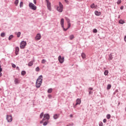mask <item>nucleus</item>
Wrapping results in <instances>:
<instances>
[{"instance_id":"obj_1","label":"nucleus","mask_w":126,"mask_h":126,"mask_svg":"<svg viewBox=\"0 0 126 126\" xmlns=\"http://www.w3.org/2000/svg\"><path fill=\"white\" fill-rule=\"evenodd\" d=\"M42 81H43V76L40 75L38 77L36 82V87L37 88H39V87L42 85Z\"/></svg>"},{"instance_id":"obj_2","label":"nucleus","mask_w":126,"mask_h":126,"mask_svg":"<svg viewBox=\"0 0 126 126\" xmlns=\"http://www.w3.org/2000/svg\"><path fill=\"white\" fill-rule=\"evenodd\" d=\"M63 4H62V2H59V6L57 7V10L59 12H63Z\"/></svg>"},{"instance_id":"obj_3","label":"nucleus","mask_w":126,"mask_h":126,"mask_svg":"<svg viewBox=\"0 0 126 126\" xmlns=\"http://www.w3.org/2000/svg\"><path fill=\"white\" fill-rule=\"evenodd\" d=\"M29 5L30 8H31V9H32V10H36V9H37V7L36 6V5H35L32 3H30Z\"/></svg>"},{"instance_id":"obj_4","label":"nucleus","mask_w":126,"mask_h":126,"mask_svg":"<svg viewBox=\"0 0 126 126\" xmlns=\"http://www.w3.org/2000/svg\"><path fill=\"white\" fill-rule=\"evenodd\" d=\"M64 23V20L63 19V18L61 19V26L63 29V31H66L67 30V29H64V27L63 26Z\"/></svg>"},{"instance_id":"obj_5","label":"nucleus","mask_w":126,"mask_h":126,"mask_svg":"<svg viewBox=\"0 0 126 126\" xmlns=\"http://www.w3.org/2000/svg\"><path fill=\"white\" fill-rule=\"evenodd\" d=\"M27 45L26 42L23 41L21 42L20 45V49H24L25 48V46Z\"/></svg>"},{"instance_id":"obj_6","label":"nucleus","mask_w":126,"mask_h":126,"mask_svg":"<svg viewBox=\"0 0 126 126\" xmlns=\"http://www.w3.org/2000/svg\"><path fill=\"white\" fill-rule=\"evenodd\" d=\"M58 60L60 63H63V62H64V57H62V56L60 55L58 57Z\"/></svg>"},{"instance_id":"obj_7","label":"nucleus","mask_w":126,"mask_h":126,"mask_svg":"<svg viewBox=\"0 0 126 126\" xmlns=\"http://www.w3.org/2000/svg\"><path fill=\"white\" fill-rule=\"evenodd\" d=\"M65 19L66 20L67 23H68V27L67 29H68L70 28V27L71 26V24H70V20L68 19L67 17H65Z\"/></svg>"},{"instance_id":"obj_8","label":"nucleus","mask_w":126,"mask_h":126,"mask_svg":"<svg viewBox=\"0 0 126 126\" xmlns=\"http://www.w3.org/2000/svg\"><path fill=\"white\" fill-rule=\"evenodd\" d=\"M6 120L8 123H11L12 122V116L7 115Z\"/></svg>"},{"instance_id":"obj_9","label":"nucleus","mask_w":126,"mask_h":126,"mask_svg":"<svg viewBox=\"0 0 126 126\" xmlns=\"http://www.w3.org/2000/svg\"><path fill=\"white\" fill-rule=\"evenodd\" d=\"M41 38V34L40 33H37L35 37V40H40Z\"/></svg>"},{"instance_id":"obj_10","label":"nucleus","mask_w":126,"mask_h":126,"mask_svg":"<svg viewBox=\"0 0 126 126\" xmlns=\"http://www.w3.org/2000/svg\"><path fill=\"white\" fill-rule=\"evenodd\" d=\"M81 103V99L78 98L76 100V103L75 104V106H77V105H80Z\"/></svg>"},{"instance_id":"obj_11","label":"nucleus","mask_w":126,"mask_h":126,"mask_svg":"<svg viewBox=\"0 0 126 126\" xmlns=\"http://www.w3.org/2000/svg\"><path fill=\"white\" fill-rule=\"evenodd\" d=\"M19 52V47H16L15 48V54L16 56H17L18 55V52Z\"/></svg>"},{"instance_id":"obj_12","label":"nucleus","mask_w":126,"mask_h":126,"mask_svg":"<svg viewBox=\"0 0 126 126\" xmlns=\"http://www.w3.org/2000/svg\"><path fill=\"white\" fill-rule=\"evenodd\" d=\"M44 118L46 119V120H49L50 119V115L49 114H44Z\"/></svg>"},{"instance_id":"obj_13","label":"nucleus","mask_w":126,"mask_h":126,"mask_svg":"<svg viewBox=\"0 0 126 126\" xmlns=\"http://www.w3.org/2000/svg\"><path fill=\"white\" fill-rule=\"evenodd\" d=\"M94 14H95V15H96L97 16H100V15H101V12H98V11H95L94 12Z\"/></svg>"},{"instance_id":"obj_14","label":"nucleus","mask_w":126,"mask_h":126,"mask_svg":"<svg viewBox=\"0 0 126 126\" xmlns=\"http://www.w3.org/2000/svg\"><path fill=\"white\" fill-rule=\"evenodd\" d=\"M47 4V7L49 10H51V2H48Z\"/></svg>"},{"instance_id":"obj_15","label":"nucleus","mask_w":126,"mask_h":126,"mask_svg":"<svg viewBox=\"0 0 126 126\" xmlns=\"http://www.w3.org/2000/svg\"><path fill=\"white\" fill-rule=\"evenodd\" d=\"M14 82L15 84H18L20 82L19 81V80H18V79L15 78L14 80Z\"/></svg>"},{"instance_id":"obj_16","label":"nucleus","mask_w":126,"mask_h":126,"mask_svg":"<svg viewBox=\"0 0 126 126\" xmlns=\"http://www.w3.org/2000/svg\"><path fill=\"white\" fill-rule=\"evenodd\" d=\"M1 71H2V68H1V65L0 64V77L2 76V73H1Z\"/></svg>"},{"instance_id":"obj_17","label":"nucleus","mask_w":126,"mask_h":126,"mask_svg":"<svg viewBox=\"0 0 126 126\" xmlns=\"http://www.w3.org/2000/svg\"><path fill=\"white\" fill-rule=\"evenodd\" d=\"M34 63V62L33 61H31L29 63H28V65L29 66H32V65H33V63Z\"/></svg>"},{"instance_id":"obj_18","label":"nucleus","mask_w":126,"mask_h":126,"mask_svg":"<svg viewBox=\"0 0 126 126\" xmlns=\"http://www.w3.org/2000/svg\"><path fill=\"white\" fill-rule=\"evenodd\" d=\"M59 116H60V115H59V114H55L54 117H53V118L55 120H57V119H58V118H59Z\"/></svg>"},{"instance_id":"obj_19","label":"nucleus","mask_w":126,"mask_h":126,"mask_svg":"<svg viewBox=\"0 0 126 126\" xmlns=\"http://www.w3.org/2000/svg\"><path fill=\"white\" fill-rule=\"evenodd\" d=\"M109 61H112V60H113V55H112V54H110L109 55Z\"/></svg>"},{"instance_id":"obj_20","label":"nucleus","mask_w":126,"mask_h":126,"mask_svg":"<svg viewBox=\"0 0 126 126\" xmlns=\"http://www.w3.org/2000/svg\"><path fill=\"white\" fill-rule=\"evenodd\" d=\"M69 39L70 40H73V39H74V35L73 34L70 35Z\"/></svg>"},{"instance_id":"obj_21","label":"nucleus","mask_w":126,"mask_h":126,"mask_svg":"<svg viewBox=\"0 0 126 126\" xmlns=\"http://www.w3.org/2000/svg\"><path fill=\"white\" fill-rule=\"evenodd\" d=\"M83 59H86V55H85V53H83L81 55Z\"/></svg>"},{"instance_id":"obj_22","label":"nucleus","mask_w":126,"mask_h":126,"mask_svg":"<svg viewBox=\"0 0 126 126\" xmlns=\"http://www.w3.org/2000/svg\"><path fill=\"white\" fill-rule=\"evenodd\" d=\"M111 87H112V85H111V84H108L107 87V90H109V89H111Z\"/></svg>"},{"instance_id":"obj_23","label":"nucleus","mask_w":126,"mask_h":126,"mask_svg":"<svg viewBox=\"0 0 126 126\" xmlns=\"http://www.w3.org/2000/svg\"><path fill=\"white\" fill-rule=\"evenodd\" d=\"M119 23L120 24H124V23H125V21L123 20H119Z\"/></svg>"},{"instance_id":"obj_24","label":"nucleus","mask_w":126,"mask_h":126,"mask_svg":"<svg viewBox=\"0 0 126 126\" xmlns=\"http://www.w3.org/2000/svg\"><path fill=\"white\" fill-rule=\"evenodd\" d=\"M21 74H22V75H23V76L25 75V74H26V71H25L24 70L22 71Z\"/></svg>"},{"instance_id":"obj_25","label":"nucleus","mask_w":126,"mask_h":126,"mask_svg":"<svg viewBox=\"0 0 126 126\" xmlns=\"http://www.w3.org/2000/svg\"><path fill=\"white\" fill-rule=\"evenodd\" d=\"M18 2H19V0H16L15 1V2H14L15 5L17 6L18 4Z\"/></svg>"},{"instance_id":"obj_26","label":"nucleus","mask_w":126,"mask_h":126,"mask_svg":"<svg viewBox=\"0 0 126 126\" xmlns=\"http://www.w3.org/2000/svg\"><path fill=\"white\" fill-rule=\"evenodd\" d=\"M20 35H21V32H18L17 33V36L18 38H19V37H20Z\"/></svg>"},{"instance_id":"obj_27","label":"nucleus","mask_w":126,"mask_h":126,"mask_svg":"<svg viewBox=\"0 0 126 126\" xmlns=\"http://www.w3.org/2000/svg\"><path fill=\"white\" fill-rule=\"evenodd\" d=\"M52 91H53V89H49L48 90V93H52Z\"/></svg>"},{"instance_id":"obj_28","label":"nucleus","mask_w":126,"mask_h":126,"mask_svg":"<svg viewBox=\"0 0 126 126\" xmlns=\"http://www.w3.org/2000/svg\"><path fill=\"white\" fill-rule=\"evenodd\" d=\"M91 8H94L95 7V4L93 3L91 5Z\"/></svg>"},{"instance_id":"obj_29","label":"nucleus","mask_w":126,"mask_h":126,"mask_svg":"<svg viewBox=\"0 0 126 126\" xmlns=\"http://www.w3.org/2000/svg\"><path fill=\"white\" fill-rule=\"evenodd\" d=\"M12 38H13V35H11L9 38H8V40H9V41H10V40H11V39H12Z\"/></svg>"},{"instance_id":"obj_30","label":"nucleus","mask_w":126,"mask_h":126,"mask_svg":"<svg viewBox=\"0 0 126 126\" xmlns=\"http://www.w3.org/2000/svg\"><path fill=\"white\" fill-rule=\"evenodd\" d=\"M108 73H109V72L108 71V70H105V71H104V74L105 75H108Z\"/></svg>"},{"instance_id":"obj_31","label":"nucleus","mask_w":126,"mask_h":126,"mask_svg":"<svg viewBox=\"0 0 126 126\" xmlns=\"http://www.w3.org/2000/svg\"><path fill=\"white\" fill-rule=\"evenodd\" d=\"M122 3V0H118L117 1V4H121Z\"/></svg>"},{"instance_id":"obj_32","label":"nucleus","mask_w":126,"mask_h":126,"mask_svg":"<svg viewBox=\"0 0 126 126\" xmlns=\"http://www.w3.org/2000/svg\"><path fill=\"white\" fill-rule=\"evenodd\" d=\"M35 71H40V68H39V67H37L36 68H35Z\"/></svg>"},{"instance_id":"obj_33","label":"nucleus","mask_w":126,"mask_h":126,"mask_svg":"<svg viewBox=\"0 0 126 126\" xmlns=\"http://www.w3.org/2000/svg\"><path fill=\"white\" fill-rule=\"evenodd\" d=\"M43 116H44V113L43 112L41 113V114L40 115V119H42V118H43Z\"/></svg>"},{"instance_id":"obj_34","label":"nucleus","mask_w":126,"mask_h":126,"mask_svg":"<svg viewBox=\"0 0 126 126\" xmlns=\"http://www.w3.org/2000/svg\"><path fill=\"white\" fill-rule=\"evenodd\" d=\"M106 117H107V119H108V120H109L111 118V115L108 114L107 115Z\"/></svg>"},{"instance_id":"obj_35","label":"nucleus","mask_w":126,"mask_h":126,"mask_svg":"<svg viewBox=\"0 0 126 126\" xmlns=\"http://www.w3.org/2000/svg\"><path fill=\"white\" fill-rule=\"evenodd\" d=\"M23 6V2H21L20 3V7H22Z\"/></svg>"},{"instance_id":"obj_36","label":"nucleus","mask_w":126,"mask_h":126,"mask_svg":"<svg viewBox=\"0 0 126 126\" xmlns=\"http://www.w3.org/2000/svg\"><path fill=\"white\" fill-rule=\"evenodd\" d=\"M93 32L94 33H97L98 32V31L97 30V29H94Z\"/></svg>"},{"instance_id":"obj_37","label":"nucleus","mask_w":126,"mask_h":126,"mask_svg":"<svg viewBox=\"0 0 126 126\" xmlns=\"http://www.w3.org/2000/svg\"><path fill=\"white\" fill-rule=\"evenodd\" d=\"M5 35V34L4 33V32H2L1 33L0 36H1V37H4Z\"/></svg>"},{"instance_id":"obj_38","label":"nucleus","mask_w":126,"mask_h":126,"mask_svg":"<svg viewBox=\"0 0 126 126\" xmlns=\"http://www.w3.org/2000/svg\"><path fill=\"white\" fill-rule=\"evenodd\" d=\"M46 62H47V61H46V60L43 59V60H42L41 63H46Z\"/></svg>"},{"instance_id":"obj_39","label":"nucleus","mask_w":126,"mask_h":126,"mask_svg":"<svg viewBox=\"0 0 126 126\" xmlns=\"http://www.w3.org/2000/svg\"><path fill=\"white\" fill-rule=\"evenodd\" d=\"M12 67H14V68H15V67H16V65L14 64H12Z\"/></svg>"},{"instance_id":"obj_40","label":"nucleus","mask_w":126,"mask_h":126,"mask_svg":"<svg viewBox=\"0 0 126 126\" xmlns=\"http://www.w3.org/2000/svg\"><path fill=\"white\" fill-rule=\"evenodd\" d=\"M48 125V122H45L43 123V126H47Z\"/></svg>"},{"instance_id":"obj_41","label":"nucleus","mask_w":126,"mask_h":126,"mask_svg":"<svg viewBox=\"0 0 126 126\" xmlns=\"http://www.w3.org/2000/svg\"><path fill=\"white\" fill-rule=\"evenodd\" d=\"M99 126H103V123L100 122V123H99Z\"/></svg>"},{"instance_id":"obj_42","label":"nucleus","mask_w":126,"mask_h":126,"mask_svg":"<svg viewBox=\"0 0 126 126\" xmlns=\"http://www.w3.org/2000/svg\"><path fill=\"white\" fill-rule=\"evenodd\" d=\"M33 2H34V4H36V3H37V0H33Z\"/></svg>"},{"instance_id":"obj_43","label":"nucleus","mask_w":126,"mask_h":126,"mask_svg":"<svg viewBox=\"0 0 126 126\" xmlns=\"http://www.w3.org/2000/svg\"><path fill=\"white\" fill-rule=\"evenodd\" d=\"M120 9H121V10H123V9H124V7L123 6H122L121 7H120Z\"/></svg>"},{"instance_id":"obj_44","label":"nucleus","mask_w":126,"mask_h":126,"mask_svg":"<svg viewBox=\"0 0 126 126\" xmlns=\"http://www.w3.org/2000/svg\"><path fill=\"white\" fill-rule=\"evenodd\" d=\"M106 122H107V120L106 119H104L103 120V123H106Z\"/></svg>"},{"instance_id":"obj_45","label":"nucleus","mask_w":126,"mask_h":126,"mask_svg":"<svg viewBox=\"0 0 126 126\" xmlns=\"http://www.w3.org/2000/svg\"><path fill=\"white\" fill-rule=\"evenodd\" d=\"M44 119L42 120V121H40V124H43V122H44Z\"/></svg>"},{"instance_id":"obj_46","label":"nucleus","mask_w":126,"mask_h":126,"mask_svg":"<svg viewBox=\"0 0 126 126\" xmlns=\"http://www.w3.org/2000/svg\"><path fill=\"white\" fill-rule=\"evenodd\" d=\"M48 97H49V98H52V95L49 94V95H48Z\"/></svg>"},{"instance_id":"obj_47","label":"nucleus","mask_w":126,"mask_h":126,"mask_svg":"<svg viewBox=\"0 0 126 126\" xmlns=\"http://www.w3.org/2000/svg\"><path fill=\"white\" fill-rule=\"evenodd\" d=\"M16 69H17L18 70H20L19 67H16Z\"/></svg>"},{"instance_id":"obj_48","label":"nucleus","mask_w":126,"mask_h":126,"mask_svg":"<svg viewBox=\"0 0 126 126\" xmlns=\"http://www.w3.org/2000/svg\"><path fill=\"white\" fill-rule=\"evenodd\" d=\"M89 90H93V88H89Z\"/></svg>"},{"instance_id":"obj_49","label":"nucleus","mask_w":126,"mask_h":126,"mask_svg":"<svg viewBox=\"0 0 126 126\" xmlns=\"http://www.w3.org/2000/svg\"><path fill=\"white\" fill-rule=\"evenodd\" d=\"M93 92L92 91L89 92V94H92Z\"/></svg>"},{"instance_id":"obj_50","label":"nucleus","mask_w":126,"mask_h":126,"mask_svg":"<svg viewBox=\"0 0 126 126\" xmlns=\"http://www.w3.org/2000/svg\"><path fill=\"white\" fill-rule=\"evenodd\" d=\"M46 1L47 2H47H50L49 1V0H46Z\"/></svg>"},{"instance_id":"obj_51","label":"nucleus","mask_w":126,"mask_h":126,"mask_svg":"<svg viewBox=\"0 0 126 126\" xmlns=\"http://www.w3.org/2000/svg\"><path fill=\"white\" fill-rule=\"evenodd\" d=\"M64 1H65V2H68L67 0H64Z\"/></svg>"},{"instance_id":"obj_52","label":"nucleus","mask_w":126,"mask_h":126,"mask_svg":"<svg viewBox=\"0 0 126 126\" xmlns=\"http://www.w3.org/2000/svg\"><path fill=\"white\" fill-rule=\"evenodd\" d=\"M70 118H72V115H70Z\"/></svg>"},{"instance_id":"obj_53","label":"nucleus","mask_w":126,"mask_h":126,"mask_svg":"<svg viewBox=\"0 0 126 126\" xmlns=\"http://www.w3.org/2000/svg\"><path fill=\"white\" fill-rule=\"evenodd\" d=\"M121 104L120 102L118 103V106Z\"/></svg>"}]
</instances>
